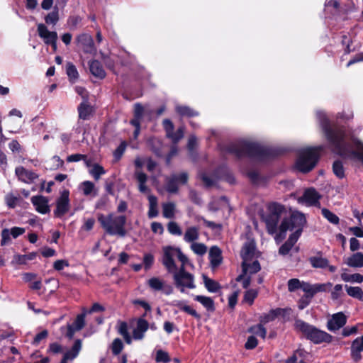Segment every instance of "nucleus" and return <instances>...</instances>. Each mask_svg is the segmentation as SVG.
Segmentation results:
<instances>
[{
    "mask_svg": "<svg viewBox=\"0 0 363 363\" xmlns=\"http://www.w3.org/2000/svg\"><path fill=\"white\" fill-rule=\"evenodd\" d=\"M350 356L354 363H359L363 359V334L352 341Z\"/></svg>",
    "mask_w": 363,
    "mask_h": 363,
    "instance_id": "f8f14e48",
    "label": "nucleus"
},
{
    "mask_svg": "<svg viewBox=\"0 0 363 363\" xmlns=\"http://www.w3.org/2000/svg\"><path fill=\"white\" fill-rule=\"evenodd\" d=\"M290 311V309L280 308L270 310L269 313H264L260 316L259 321L262 324H266L269 322L274 320L275 318L279 315H284Z\"/></svg>",
    "mask_w": 363,
    "mask_h": 363,
    "instance_id": "6ab92c4d",
    "label": "nucleus"
},
{
    "mask_svg": "<svg viewBox=\"0 0 363 363\" xmlns=\"http://www.w3.org/2000/svg\"><path fill=\"white\" fill-rule=\"evenodd\" d=\"M331 287H332V283H330V282H327L325 284H314V289L315 291V294L318 292L328 291L331 289Z\"/></svg>",
    "mask_w": 363,
    "mask_h": 363,
    "instance_id": "e2e57ef3",
    "label": "nucleus"
},
{
    "mask_svg": "<svg viewBox=\"0 0 363 363\" xmlns=\"http://www.w3.org/2000/svg\"><path fill=\"white\" fill-rule=\"evenodd\" d=\"M163 126L166 133V136L172 140L174 144H177L181 139L184 138V128L180 127L174 132V126L169 119L163 121Z\"/></svg>",
    "mask_w": 363,
    "mask_h": 363,
    "instance_id": "9b49d317",
    "label": "nucleus"
},
{
    "mask_svg": "<svg viewBox=\"0 0 363 363\" xmlns=\"http://www.w3.org/2000/svg\"><path fill=\"white\" fill-rule=\"evenodd\" d=\"M162 216L165 218H174L176 213V204L173 202L163 203Z\"/></svg>",
    "mask_w": 363,
    "mask_h": 363,
    "instance_id": "c756f323",
    "label": "nucleus"
},
{
    "mask_svg": "<svg viewBox=\"0 0 363 363\" xmlns=\"http://www.w3.org/2000/svg\"><path fill=\"white\" fill-rule=\"evenodd\" d=\"M194 299L201 303L208 311L211 312L215 311L214 301L211 297L198 295L194 297Z\"/></svg>",
    "mask_w": 363,
    "mask_h": 363,
    "instance_id": "f704fd0d",
    "label": "nucleus"
},
{
    "mask_svg": "<svg viewBox=\"0 0 363 363\" xmlns=\"http://www.w3.org/2000/svg\"><path fill=\"white\" fill-rule=\"evenodd\" d=\"M333 171L334 174L340 179L345 177V171L341 162L335 161L333 164Z\"/></svg>",
    "mask_w": 363,
    "mask_h": 363,
    "instance_id": "3c124183",
    "label": "nucleus"
},
{
    "mask_svg": "<svg viewBox=\"0 0 363 363\" xmlns=\"http://www.w3.org/2000/svg\"><path fill=\"white\" fill-rule=\"evenodd\" d=\"M36 255L35 252L28 255H15L11 263L13 264H26L28 261L34 259Z\"/></svg>",
    "mask_w": 363,
    "mask_h": 363,
    "instance_id": "7c9ffc66",
    "label": "nucleus"
},
{
    "mask_svg": "<svg viewBox=\"0 0 363 363\" xmlns=\"http://www.w3.org/2000/svg\"><path fill=\"white\" fill-rule=\"evenodd\" d=\"M230 151L238 157L256 156L261 152V147L256 143L242 141L238 143L236 147H233Z\"/></svg>",
    "mask_w": 363,
    "mask_h": 363,
    "instance_id": "1a4fd4ad",
    "label": "nucleus"
},
{
    "mask_svg": "<svg viewBox=\"0 0 363 363\" xmlns=\"http://www.w3.org/2000/svg\"><path fill=\"white\" fill-rule=\"evenodd\" d=\"M80 188L85 196H89L94 189V184L90 181H85L80 185Z\"/></svg>",
    "mask_w": 363,
    "mask_h": 363,
    "instance_id": "603ef678",
    "label": "nucleus"
},
{
    "mask_svg": "<svg viewBox=\"0 0 363 363\" xmlns=\"http://www.w3.org/2000/svg\"><path fill=\"white\" fill-rule=\"evenodd\" d=\"M135 177L139 183L138 189L139 191L142 193H146L148 191V187L146 185V182L147 180V176L141 171H136L135 172Z\"/></svg>",
    "mask_w": 363,
    "mask_h": 363,
    "instance_id": "2f4dec72",
    "label": "nucleus"
},
{
    "mask_svg": "<svg viewBox=\"0 0 363 363\" xmlns=\"http://www.w3.org/2000/svg\"><path fill=\"white\" fill-rule=\"evenodd\" d=\"M345 289L350 296L363 301V291L360 287L345 285Z\"/></svg>",
    "mask_w": 363,
    "mask_h": 363,
    "instance_id": "e433bc0d",
    "label": "nucleus"
},
{
    "mask_svg": "<svg viewBox=\"0 0 363 363\" xmlns=\"http://www.w3.org/2000/svg\"><path fill=\"white\" fill-rule=\"evenodd\" d=\"M306 223V220L303 213L294 212L289 218L284 219L281 222L279 226L280 233L285 234L288 230H295V232L292 235H296L298 233V238Z\"/></svg>",
    "mask_w": 363,
    "mask_h": 363,
    "instance_id": "0eeeda50",
    "label": "nucleus"
},
{
    "mask_svg": "<svg viewBox=\"0 0 363 363\" xmlns=\"http://www.w3.org/2000/svg\"><path fill=\"white\" fill-rule=\"evenodd\" d=\"M175 286L181 292H184L185 289H193L196 287L194 277L192 274L185 270V266H180L177 270L171 272Z\"/></svg>",
    "mask_w": 363,
    "mask_h": 363,
    "instance_id": "6e6552de",
    "label": "nucleus"
},
{
    "mask_svg": "<svg viewBox=\"0 0 363 363\" xmlns=\"http://www.w3.org/2000/svg\"><path fill=\"white\" fill-rule=\"evenodd\" d=\"M298 239V233L296 235H291L289 239L280 247L279 250V254L282 255H287Z\"/></svg>",
    "mask_w": 363,
    "mask_h": 363,
    "instance_id": "bb28decb",
    "label": "nucleus"
},
{
    "mask_svg": "<svg viewBox=\"0 0 363 363\" xmlns=\"http://www.w3.org/2000/svg\"><path fill=\"white\" fill-rule=\"evenodd\" d=\"M168 232L173 235L180 236L182 235V230L179 224L175 221H170L167 225Z\"/></svg>",
    "mask_w": 363,
    "mask_h": 363,
    "instance_id": "a18cd8bd",
    "label": "nucleus"
},
{
    "mask_svg": "<svg viewBox=\"0 0 363 363\" xmlns=\"http://www.w3.org/2000/svg\"><path fill=\"white\" fill-rule=\"evenodd\" d=\"M31 202L38 213L45 214L50 211L48 199L46 197L43 196H34L31 198Z\"/></svg>",
    "mask_w": 363,
    "mask_h": 363,
    "instance_id": "f3484780",
    "label": "nucleus"
},
{
    "mask_svg": "<svg viewBox=\"0 0 363 363\" xmlns=\"http://www.w3.org/2000/svg\"><path fill=\"white\" fill-rule=\"evenodd\" d=\"M342 286L341 284H336L334 286L333 291L331 292V298L333 300L338 299L342 295Z\"/></svg>",
    "mask_w": 363,
    "mask_h": 363,
    "instance_id": "0e129e2a",
    "label": "nucleus"
},
{
    "mask_svg": "<svg viewBox=\"0 0 363 363\" xmlns=\"http://www.w3.org/2000/svg\"><path fill=\"white\" fill-rule=\"evenodd\" d=\"M248 331L250 333H253L257 335H259L263 339H264L267 335V330L263 326V324L261 323H260V324L250 327L249 328Z\"/></svg>",
    "mask_w": 363,
    "mask_h": 363,
    "instance_id": "49530a36",
    "label": "nucleus"
},
{
    "mask_svg": "<svg viewBox=\"0 0 363 363\" xmlns=\"http://www.w3.org/2000/svg\"><path fill=\"white\" fill-rule=\"evenodd\" d=\"M302 282L298 279H291L288 281V289L289 291H294L298 289H301Z\"/></svg>",
    "mask_w": 363,
    "mask_h": 363,
    "instance_id": "bf43d9fd",
    "label": "nucleus"
},
{
    "mask_svg": "<svg viewBox=\"0 0 363 363\" xmlns=\"http://www.w3.org/2000/svg\"><path fill=\"white\" fill-rule=\"evenodd\" d=\"M341 278L343 281L347 282L362 283L363 281V275L358 273L353 274L342 273Z\"/></svg>",
    "mask_w": 363,
    "mask_h": 363,
    "instance_id": "ea45409f",
    "label": "nucleus"
},
{
    "mask_svg": "<svg viewBox=\"0 0 363 363\" xmlns=\"http://www.w3.org/2000/svg\"><path fill=\"white\" fill-rule=\"evenodd\" d=\"M149 323L144 318H139L137 321L136 328L133 331V337L135 340H142L145 333L148 330Z\"/></svg>",
    "mask_w": 363,
    "mask_h": 363,
    "instance_id": "412c9836",
    "label": "nucleus"
},
{
    "mask_svg": "<svg viewBox=\"0 0 363 363\" xmlns=\"http://www.w3.org/2000/svg\"><path fill=\"white\" fill-rule=\"evenodd\" d=\"M199 228L195 226L188 228L184 235V240L187 242H195L199 239Z\"/></svg>",
    "mask_w": 363,
    "mask_h": 363,
    "instance_id": "c85d7f7f",
    "label": "nucleus"
},
{
    "mask_svg": "<svg viewBox=\"0 0 363 363\" xmlns=\"http://www.w3.org/2000/svg\"><path fill=\"white\" fill-rule=\"evenodd\" d=\"M347 264L352 267H363V254L362 252H357L353 254L347 260Z\"/></svg>",
    "mask_w": 363,
    "mask_h": 363,
    "instance_id": "473e14b6",
    "label": "nucleus"
},
{
    "mask_svg": "<svg viewBox=\"0 0 363 363\" xmlns=\"http://www.w3.org/2000/svg\"><path fill=\"white\" fill-rule=\"evenodd\" d=\"M257 339L255 336L252 335L247 338V342L245 344V348L247 350H252L257 346Z\"/></svg>",
    "mask_w": 363,
    "mask_h": 363,
    "instance_id": "052dcab7",
    "label": "nucleus"
},
{
    "mask_svg": "<svg viewBox=\"0 0 363 363\" xmlns=\"http://www.w3.org/2000/svg\"><path fill=\"white\" fill-rule=\"evenodd\" d=\"M91 73L96 77L104 79L106 77V72L98 60H92L89 62Z\"/></svg>",
    "mask_w": 363,
    "mask_h": 363,
    "instance_id": "393cba45",
    "label": "nucleus"
},
{
    "mask_svg": "<svg viewBox=\"0 0 363 363\" xmlns=\"http://www.w3.org/2000/svg\"><path fill=\"white\" fill-rule=\"evenodd\" d=\"M320 199V194L314 189H309L298 199V202L306 203L308 206H316L319 203Z\"/></svg>",
    "mask_w": 363,
    "mask_h": 363,
    "instance_id": "dca6fc26",
    "label": "nucleus"
},
{
    "mask_svg": "<svg viewBox=\"0 0 363 363\" xmlns=\"http://www.w3.org/2000/svg\"><path fill=\"white\" fill-rule=\"evenodd\" d=\"M209 258L213 267H217L222 262L221 250L217 246H213L209 251Z\"/></svg>",
    "mask_w": 363,
    "mask_h": 363,
    "instance_id": "b1692460",
    "label": "nucleus"
},
{
    "mask_svg": "<svg viewBox=\"0 0 363 363\" xmlns=\"http://www.w3.org/2000/svg\"><path fill=\"white\" fill-rule=\"evenodd\" d=\"M301 289L306 294V298L311 299L315 294L314 285H312L308 282L302 281V286Z\"/></svg>",
    "mask_w": 363,
    "mask_h": 363,
    "instance_id": "09e8293b",
    "label": "nucleus"
},
{
    "mask_svg": "<svg viewBox=\"0 0 363 363\" xmlns=\"http://www.w3.org/2000/svg\"><path fill=\"white\" fill-rule=\"evenodd\" d=\"M267 210L268 213L262 216V220L266 224L268 233L274 234L277 232L280 216L285 208L283 205L274 202L267 206Z\"/></svg>",
    "mask_w": 363,
    "mask_h": 363,
    "instance_id": "423d86ee",
    "label": "nucleus"
},
{
    "mask_svg": "<svg viewBox=\"0 0 363 363\" xmlns=\"http://www.w3.org/2000/svg\"><path fill=\"white\" fill-rule=\"evenodd\" d=\"M155 360L157 362L167 363L170 361V358L167 352L160 350L157 352Z\"/></svg>",
    "mask_w": 363,
    "mask_h": 363,
    "instance_id": "4d7b16f0",
    "label": "nucleus"
},
{
    "mask_svg": "<svg viewBox=\"0 0 363 363\" xmlns=\"http://www.w3.org/2000/svg\"><path fill=\"white\" fill-rule=\"evenodd\" d=\"M320 126L329 143L337 149L338 152L341 150L342 140L344 138V132L336 128H332L329 121L323 113L319 115Z\"/></svg>",
    "mask_w": 363,
    "mask_h": 363,
    "instance_id": "39448f33",
    "label": "nucleus"
},
{
    "mask_svg": "<svg viewBox=\"0 0 363 363\" xmlns=\"http://www.w3.org/2000/svg\"><path fill=\"white\" fill-rule=\"evenodd\" d=\"M16 174L21 180L26 183L32 182L38 177L36 173L27 170L23 167H17Z\"/></svg>",
    "mask_w": 363,
    "mask_h": 363,
    "instance_id": "4be33fe9",
    "label": "nucleus"
},
{
    "mask_svg": "<svg viewBox=\"0 0 363 363\" xmlns=\"http://www.w3.org/2000/svg\"><path fill=\"white\" fill-rule=\"evenodd\" d=\"M103 228L110 235H118L124 237L126 235L125 225L126 223V216H116L110 213L106 216L100 215L98 218Z\"/></svg>",
    "mask_w": 363,
    "mask_h": 363,
    "instance_id": "f03ea898",
    "label": "nucleus"
},
{
    "mask_svg": "<svg viewBox=\"0 0 363 363\" xmlns=\"http://www.w3.org/2000/svg\"><path fill=\"white\" fill-rule=\"evenodd\" d=\"M175 306L178 307L180 310L187 313L188 314L194 316L196 319L199 320L201 318V315L192 308L189 306L184 304L182 301H178Z\"/></svg>",
    "mask_w": 363,
    "mask_h": 363,
    "instance_id": "a19ab883",
    "label": "nucleus"
},
{
    "mask_svg": "<svg viewBox=\"0 0 363 363\" xmlns=\"http://www.w3.org/2000/svg\"><path fill=\"white\" fill-rule=\"evenodd\" d=\"M176 111L181 116L192 117L198 115V112L187 106H176Z\"/></svg>",
    "mask_w": 363,
    "mask_h": 363,
    "instance_id": "58836bf2",
    "label": "nucleus"
},
{
    "mask_svg": "<svg viewBox=\"0 0 363 363\" xmlns=\"http://www.w3.org/2000/svg\"><path fill=\"white\" fill-rule=\"evenodd\" d=\"M321 147H308L299 152L296 167L300 172L306 173L312 170L317 164L318 152Z\"/></svg>",
    "mask_w": 363,
    "mask_h": 363,
    "instance_id": "20e7f679",
    "label": "nucleus"
},
{
    "mask_svg": "<svg viewBox=\"0 0 363 363\" xmlns=\"http://www.w3.org/2000/svg\"><path fill=\"white\" fill-rule=\"evenodd\" d=\"M250 261H245L242 262V269L244 274L249 273L253 274L258 272L261 269L259 262L257 260L250 263Z\"/></svg>",
    "mask_w": 363,
    "mask_h": 363,
    "instance_id": "a878e982",
    "label": "nucleus"
},
{
    "mask_svg": "<svg viewBox=\"0 0 363 363\" xmlns=\"http://www.w3.org/2000/svg\"><path fill=\"white\" fill-rule=\"evenodd\" d=\"M123 348V344L121 339L116 338L113 340L112 344H111V350L115 355H118L121 353Z\"/></svg>",
    "mask_w": 363,
    "mask_h": 363,
    "instance_id": "6e6d98bb",
    "label": "nucleus"
},
{
    "mask_svg": "<svg viewBox=\"0 0 363 363\" xmlns=\"http://www.w3.org/2000/svg\"><path fill=\"white\" fill-rule=\"evenodd\" d=\"M39 37L43 40L46 45H49L53 40H57V33L55 31H50L43 23H39L37 29Z\"/></svg>",
    "mask_w": 363,
    "mask_h": 363,
    "instance_id": "a211bd4d",
    "label": "nucleus"
},
{
    "mask_svg": "<svg viewBox=\"0 0 363 363\" xmlns=\"http://www.w3.org/2000/svg\"><path fill=\"white\" fill-rule=\"evenodd\" d=\"M69 262L65 259H58L55 261L53 264V267L57 271H60L63 269L65 267H68Z\"/></svg>",
    "mask_w": 363,
    "mask_h": 363,
    "instance_id": "774afa93",
    "label": "nucleus"
},
{
    "mask_svg": "<svg viewBox=\"0 0 363 363\" xmlns=\"http://www.w3.org/2000/svg\"><path fill=\"white\" fill-rule=\"evenodd\" d=\"M79 116L83 120H86L92 113V108L88 104L87 101L80 104L79 108Z\"/></svg>",
    "mask_w": 363,
    "mask_h": 363,
    "instance_id": "c9c22d12",
    "label": "nucleus"
},
{
    "mask_svg": "<svg viewBox=\"0 0 363 363\" xmlns=\"http://www.w3.org/2000/svg\"><path fill=\"white\" fill-rule=\"evenodd\" d=\"M177 175L173 174L166 177V190L171 194H176L178 191Z\"/></svg>",
    "mask_w": 363,
    "mask_h": 363,
    "instance_id": "72a5a7b5",
    "label": "nucleus"
},
{
    "mask_svg": "<svg viewBox=\"0 0 363 363\" xmlns=\"http://www.w3.org/2000/svg\"><path fill=\"white\" fill-rule=\"evenodd\" d=\"M67 74L71 80H75L79 77L77 68L72 62H68L67 65Z\"/></svg>",
    "mask_w": 363,
    "mask_h": 363,
    "instance_id": "864d4df0",
    "label": "nucleus"
},
{
    "mask_svg": "<svg viewBox=\"0 0 363 363\" xmlns=\"http://www.w3.org/2000/svg\"><path fill=\"white\" fill-rule=\"evenodd\" d=\"M106 173L104 167L99 164H94L89 170V174L93 176L95 180H99L101 175Z\"/></svg>",
    "mask_w": 363,
    "mask_h": 363,
    "instance_id": "79ce46f5",
    "label": "nucleus"
},
{
    "mask_svg": "<svg viewBox=\"0 0 363 363\" xmlns=\"http://www.w3.org/2000/svg\"><path fill=\"white\" fill-rule=\"evenodd\" d=\"M145 113V107L140 103L134 105V116L142 118Z\"/></svg>",
    "mask_w": 363,
    "mask_h": 363,
    "instance_id": "69168bd1",
    "label": "nucleus"
},
{
    "mask_svg": "<svg viewBox=\"0 0 363 363\" xmlns=\"http://www.w3.org/2000/svg\"><path fill=\"white\" fill-rule=\"evenodd\" d=\"M1 235V245L2 246L6 245L7 243H9L11 241L10 236L11 235V234L9 229L5 228V229L2 230Z\"/></svg>",
    "mask_w": 363,
    "mask_h": 363,
    "instance_id": "338daca9",
    "label": "nucleus"
},
{
    "mask_svg": "<svg viewBox=\"0 0 363 363\" xmlns=\"http://www.w3.org/2000/svg\"><path fill=\"white\" fill-rule=\"evenodd\" d=\"M294 327L296 330L301 332L314 344L330 343L333 340V336L328 333L319 330L301 320H296Z\"/></svg>",
    "mask_w": 363,
    "mask_h": 363,
    "instance_id": "f257e3e1",
    "label": "nucleus"
},
{
    "mask_svg": "<svg viewBox=\"0 0 363 363\" xmlns=\"http://www.w3.org/2000/svg\"><path fill=\"white\" fill-rule=\"evenodd\" d=\"M151 143L153 145L151 147L152 151L159 157L162 156V151L160 150L161 143L159 140H152Z\"/></svg>",
    "mask_w": 363,
    "mask_h": 363,
    "instance_id": "680f3d73",
    "label": "nucleus"
},
{
    "mask_svg": "<svg viewBox=\"0 0 363 363\" xmlns=\"http://www.w3.org/2000/svg\"><path fill=\"white\" fill-rule=\"evenodd\" d=\"M6 203L9 208H14L18 201H19V196H16L13 194H8L6 196Z\"/></svg>",
    "mask_w": 363,
    "mask_h": 363,
    "instance_id": "13d9d810",
    "label": "nucleus"
},
{
    "mask_svg": "<svg viewBox=\"0 0 363 363\" xmlns=\"http://www.w3.org/2000/svg\"><path fill=\"white\" fill-rule=\"evenodd\" d=\"M323 216L331 223L333 224H338L339 223V218L333 212L329 211L327 208L322 209Z\"/></svg>",
    "mask_w": 363,
    "mask_h": 363,
    "instance_id": "8fccbe9b",
    "label": "nucleus"
},
{
    "mask_svg": "<svg viewBox=\"0 0 363 363\" xmlns=\"http://www.w3.org/2000/svg\"><path fill=\"white\" fill-rule=\"evenodd\" d=\"M85 315H86V313L84 312V313L79 314L77 316V318L72 325L75 328V330H80L84 327Z\"/></svg>",
    "mask_w": 363,
    "mask_h": 363,
    "instance_id": "5fc2aeb1",
    "label": "nucleus"
},
{
    "mask_svg": "<svg viewBox=\"0 0 363 363\" xmlns=\"http://www.w3.org/2000/svg\"><path fill=\"white\" fill-rule=\"evenodd\" d=\"M347 322L346 315L339 312L332 315L331 318L328 321L327 328L330 331H336L342 328Z\"/></svg>",
    "mask_w": 363,
    "mask_h": 363,
    "instance_id": "2eb2a0df",
    "label": "nucleus"
},
{
    "mask_svg": "<svg viewBox=\"0 0 363 363\" xmlns=\"http://www.w3.org/2000/svg\"><path fill=\"white\" fill-rule=\"evenodd\" d=\"M77 42L84 52L87 53L96 52V48L92 37L87 33H82L77 37Z\"/></svg>",
    "mask_w": 363,
    "mask_h": 363,
    "instance_id": "ddd939ff",
    "label": "nucleus"
},
{
    "mask_svg": "<svg viewBox=\"0 0 363 363\" xmlns=\"http://www.w3.org/2000/svg\"><path fill=\"white\" fill-rule=\"evenodd\" d=\"M191 250L198 255H203L207 252V247L203 243L193 242L191 245Z\"/></svg>",
    "mask_w": 363,
    "mask_h": 363,
    "instance_id": "de8ad7c7",
    "label": "nucleus"
},
{
    "mask_svg": "<svg viewBox=\"0 0 363 363\" xmlns=\"http://www.w3.org/2000/svg\"><path fill=\"white\" fill-rule=\"evenodd\" d=\"M82 349V341L81 340H76L72 349L65 352L64 354V358L66 360H73L74 358L77 357L80 350Z\"/></svg>",
    "mask_w": 363,
    "mask_h": 363,
    "instance_id": "cd10ccee",
    "label": "nucleus"
},
{
    "mask_svg": "<svg viewBox=\"0 0 363 363\" xmlns=\"http://www.w3.org/2000/svg\"><path fill=\"white\" fill-rule=\"evenodd\" d=\"M202 277L205 287L209 292H216L220 289V286L218 282L208 278L204 274L202 276Z\"/></svg>",
    "mask_w": 363,
    "mask_h": 363,
    "instance_id": "4c0bfd02",
    "label": "nucleus"
},
{
    "mask_svg": "<svg viewBox=\"0 0 363 363\" xmlns=\"http://www.w3.org/2000/svg\"><path fill=\"white\" fill-rule=\"evenodd\" d=\"M147 284L154 291H162L167 295L173 292V288L165 284V281L159 277H152L147 281Z\"/></svg>",
    "mask_w": 363,
    "mask_h": 363,
    "instance_id": "4468645a",
    "label": "nucleus"
},
{
    "mask_svg": "<svg viewBox=\"0 0 363 363\" xmlns=\"http://www.w3.org/2000/svg\"><path fill=\"white\" fill-rule=\"evenodd\" d=\"M308 260L311 266L314 268L323 269L328 267L331 272H334L336 270V267L335 266L329 265L328 259L323 257L322 256L311 257Z\"/></svg>",
    "mask_w": 363,
    "mask_h": 363,
    "instance_id": "aec40b11",
    "label": "nucleus"
},
{
    "mask_svg": "<svg viewBox=\"0 0 363 363\" xmlns=\"http://www.w3.org/2000/svg\"><path fill=\"white\" fill-rule=\"evenodd\" d=\"M162 263L166 268L168 273L174 272L179 267L175 264L177 257L181 262L180 266H185L188 262L187 257L182 252L181 249L172 246H164L162 247Z\"/></svg>",
    "mask_w": 363,
    "mask_h": 363,
    "instance_id": "7ed1b4c3",
    "label": "nucleus"
},
{
    "mask_svg": "<svg viewBox=\"0 0 363 363\" xmlns=\"http://www.w3.org/2000/svg\"><path fill=\"white\" fill-rule=\"evenodd\" d=\"M255 244L253 242H246L241 251L242 262L251 261L255 255Z\"/></svg>",
    "mask_w": 363,
    "mask_h": 363,
    "instance_id": "5701e85b",
    "label": "nucleus"
},
{
    "mask_svg": "<svg viewBox=\"0 0 363 363\" xmlns=\"http://www.w3.org/2000/svg\"><path fill=\"white\" fill-rule=\"evenodd\" d=\"M59 11L57 8H55L54 10L49 13L45 17V21L47 24L56 25L59 21Z\"/></svg>",
    "mask_w": 363,
    "mask_h": 363,
    "instance_id": "37998d69",
    "label": "nucleus"
},
{
    "mask_svg": "<svg viewBox=\"0 0 363 363\" xmlns=\"http://www.w3.org/2000/svg\"><path fill=\"white\" fill-rule=\"evenodd\" d=\"M258 295V291L256 289H247L244 294L243 301L247 303L249 305H252L254 300Z\"/></svg>",
    "mask_w": 363,
    "mask_h": 363,
    "instance_id": "c03bdc74",
    "label": "nucleus"
},
{
    "mask_svg": "<svg viewBox=\"0 0 363 363\" xmlns=\"http://www.w3.org/2000/svg\"><path fill=\"white\" fill-rule=\"evenodd\" d=\"M69 191L67 189L60 193V196L56 200V208L54 210V216L61 218L66 214L70 208Z\"/></svg>",
    "mask_w": 363,
    "mask_h": 363,
    "instance_id": "9d476101",
    "label": "nucleus"
}]
</instances>
